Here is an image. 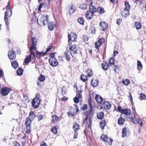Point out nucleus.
<instances>
[{"instance_id":"f3484780","label":"nucleus","mask_w":146,"mask_h":146,"mask_svg":"<svg viewBox=\"0 0 146 146\" xmlns=\"http://www.w3.org/2000/svg\"><path fill=\"white\" fill-rule=\"evenodd\" d=\"M69 7L68 13L70 14L73 13L75 11V7L73 5H71L69 6Z\"/></svg>"},{"instance_id":"20e7f679","label":"nucleus","mask_w":146,"mask_h":146,"mask_svg":"<svg viewBox=\"0 0 146 146\" xmlns=\"http://www.w3.org/2000/svg\"><path fill=\"white\" fill-rule=\"evenodd\" d=\"M6 9H7V10L5 12V16L4 18V21L6 24V27L8 30L9 31V23L7 18V15H7V13H10V16H11L12 14V11L11 10L10 7L9 2L8 3L7 5L6 6Z\"/></svg>"},{"instance_id":"8fccbe9b","label":"nucleus","mask_w":146,"mask_h":146,"mask_svg":"<svg viewBox=\"0 0 146 146\" xmlns=\"http://www.w3.org/2000/svg\"><path fill=\"white\" fill-rule=\"evenodd\" d=\"M45 5L44 3H42L40 4L39 5L38 10L39 11H41V8H42V7H45L44 6H45Z\"/></svg>"},{"instance_id":"79ce46f5","label":"nucleus","mask_w":146,"mask_h":146,"mask_svg":"<svg viewBox=\"0 0 146 146\" xmlns=\"http://www.w3.org/2000/svg\"><path fill=\"white\" fill-rule=\"evenodd\" d=\"M61 92L62 94V95H65L66 92V88L65 86H63L61 88Z\"/></svg>"},{"instance_id":"f704fd0d","label":"nucleus","mask_w":146,"mask_h":146,"mask_svg":"<svg viewBox=\"0 0 146 146\" xmlns=\"http://www.w3.org/2000/svg\"><path fill=\"white\" fill-rule=\"evenodd\" d=\"M135 25L137 29H139L141 28V25L139 22H135Z\"/></svg>"},{"instance_id":"338daca9","label":"nucleus","mask_w":146,"mask_h":146,"mask_svg":"<svg viewBox=\"0 0 146 146\" xmlns=\"http://www.w3.org/2000/svg\"><path fill=\"white\" fill-rule=\"evenodd\" d=\"M140 98H144L146 97V96L143 94L141 93L140 94Z\"/></svg>"},{"instance_id":"13d9d810","label":"nucleus","mask_w":146,"mask_h":146,"mask_svg":"<svg viewBox=\"0 0 146 146\" xmlns=\"http://www.w3.org/2000/svg\"><path fill=\"white\" fill-rule=\"evenodd\" d=\"M54 47L53 46H50L48 47L47 48L46 50V53L47 52L49 51V50H51L52 48L54 49Z\"/></svg>"},{"instance_id":"0e129e2a","label":"nucleus","mask_w":146,"mask_h":146,"mask_svg":"<svg viewBox=\"0 0 146 146\" xmlns=\"http://www.w3.org/2000/svg\"><path fill=\"white\" fill-rule=\"evenodd\" d=\"M137 121V123H138L139 124H140V125L141 126L142 125L143 123L142 122V121L141 120L138 119V121Z\"/></svg>"},{"instance_id":"c03bdc74","label":"nucleus","mask_w":146,"mask_h":146,"mask_svg":"<svg viewBox=\"0 0 146 146\" xmlns=\"http://www.w3.org/2000/svg\"><path fill=\"white\" fill-rule=\"evenodd\" d=\"M29 116L30 118H31L32 119H34L35 117V115L34 113L32 111L30 112Z\"/></svg>"},{"instance_id":"f8f14e48","label":"nucleus","mask_w":146,"mask_h":146,"mask_svg":"<svg viewBox=\"0 0 146 146\" xmlns=\"http://www.w3.org/2000/svg\"><path fill=\"white\" fill-rule=\"evenodd\" d=\"M125 8L124 9V12H126V13L125 14V17H126L127 15H129V10L130 9V6L128 2L125 3Z\"/></svg>"},{"instance_id":"4c0bfd02","label":"nucleus","mask_w":146,"mask_h":146,"mask_svg":"<svg viewBox=\"0 0 146 146\" xmlns=\"http://www.w3.org/2000/svg\"><path fill=\"white\" fill-rule=\"evenodd\" d=\"M31 60V57L30 55L29 56H27L25 59V63L28 64Z\"/></svg>"},{"instance_id":"e2e57ef3","label":"nucleus","mask_w":146,"mask_h":146,"mask_svg":"<svg viewBox=\"0 0 146 146\" xmlns=\"http://www.w3.org/2000/svg\"><path fill=\"white\" fill-rule=\"evenodd\" d=\"M137 65L138 66H140L141 68H142V65L139 61H138L137 62Z\"/></svg>"},{"instance_id":"4468645a","label":"nucleus","mask_w":146,"mask_h":146,"mask_svg":"<svg viewBox=\"0 0 146 146\" xmlns=\"http://www.w3.org/2000/svg\"><path fill=\"white\" fill-rule=\"evenodd\" d=\"M94 13L92 12L89 11H87L85 14L86 17L88 19H91L93 17L94 14Z\"/></svg>"},{"instance_id":"6e6552de","label":"nucleus","mask_w":146,"mask_h":146,"mask_svg":"<svg viewBox=\"0 0 146 146\" xmlns=\"http://www.w3.org/2000/svg\"><path fill=\"white\" fill-rule=\"evenodd\" d=\"M16 53L14 50L11 49L8 52V55L11 60H14L16 58Z\"/></svg>"},{"instance_id":"39448f33","label":"nucleus","mask_w":146,"mask_h":146,"mask_svg":"<svg viewBox=\"0 0 146 146\" xmlns=\"http://www.w3.org/2000/svg\"><path fill=\"white\" fill-rule=\"evenodd\" d=\"M39 97L40 94H37L36 97L32 100V105L35 108H38L40 104L41 100L39 98Z\"/></svg>"},{"instance_id":"680f3d73","label":"nucleus","mask_w":146,"mask_h":146,"mask_svg":"<svg viewBox=\"0 0 146 146\" xmlns=\"http://www.w3.org/2000/svg\"><path fill=\"white\" fill-rule=\"evenodd\" d=\"M37 117L38 118V121H39L41 120L43 118L42 115H38L37 116Z\"/></svg>"},{"instance_id":"c85d7f7f","label":"nucleus","mask_w":146,"mask_h":146,"mask_svg":"<svg viewBox=\"0 0 146 146\" xmlns=\"http://www.w3.org/2000/svg\"><path fill=\"white\" fill-rule=\"evenodd\" d=\"M96 11L99 14H102L104 12V10L103 8L99 7L97 8V9H96Z\"/></svg>"},{"instance_id":"c756f323","label":"nucleus","mask_w":146,"mask_h":146,"mask_svg":"<svg viewBox=\"0 0 146 146\" xmlns=\"http://www.w3.org/2000/svg\"><path fill=\"white\" fill-rule=\"evenodd\" d=\"M89 11L95 13L96 11V8L94 5H91L90 6Z\"/></svg>"},{"instance_id":"69168bd1","label":"nucleus","mask_w":146,"mask_h":146,"mask_svg":"<svg viewBox=\"0 0 146 146\" xmlns=\"http://www.w3.org/2000/svg\"><path fill=\"white\" fill-rule=\"evenodd\" d=\"M77 132V131H75V133L73 137L74 139H76L77 138V136L78 135V132Z\"/></svg>"},{"instance_id":"37998d69","label":"nucleus","mask_w":146,"mask_h":146,"mask_svg":"<svg viewBox=\"0 0 146 146\" xmlns=\"http://www.w3.org/2000/svg\"><path fill=\"white\" fill-rule=\"evenodd\" d=\"M45 77L44 76L40 74L39 77V80L41 82H43L45 80Z\"/></svg>"},{"instance_id":"a211bd4d","label":"nucleus","mask_w":146,"mask_h":146,"mask_svg":"<svg viewBox=\"0 0 146 146\" xmlns=\"http://www.w3.org/2000/svg\"><path fill=\"white\" fill-rule=\"evenodd\" d=\"M84 123H87L88 124V127H90L91 125V123L90 118H88V116H86V118L83 121Z\"/></svg>"},{"instance_id":"4d7b16f0","label":"nucleus","mask_w":146,"mask_h":146,"mask_svg":"<svg viewBox=\"0 0 146 146\" xmlns=\"http://www.w3.org/2000/svg\"><path fill=\"white\" fill-rule=\"evenodd\" d=\"M77 93L76 95V97H77V98H78L79 99L82 98V95H81V93H79L78 92H76Z\"/></svg>"},{"instance_id":"6e6d98bb","label":"nucleus","mask_w":146,"mask_h":146,"mask_svg":"<svg viewBox=\"0 0 146 146\" xmlns=\"http://www.w3.org/2000/svg\"><path fill=\"white\" fill-rule=\"evenodd\" d=\"M124 109H123L121 108L120 106H118L117 107V110L119 112L122 113L123 110Z\"/></svg>"},{"instance_id":"393cba45","label":"nucleus","mask_w":146,"mask_h":146,"mask_svg":"<svg viewBox=\"0 0 146 146\" xmlns=\"http://www.w3.org/2000/svg\"><path fill=\"white\" fill-rule=\"evenodd\" d=\"M86 74L88 77H90L93 75V72L89 68L87 69L86 71Z\"/></svg>"},{"instance_id":"bf43d9fd","label":"nucleus","mask_w":146,"mask_h":146,"mask_svg":"<svg viewBox=\"0 0 146 146\" xmlns=\"http://www.w3.org/2000/svg\"><path fill=\"white\" fill-rule=\"evenodd\" d=\"M81 109L83 110H85L87 109V106L86 104L84 105V106L82 107Z\"/></svg>"},{"instance_id":"a19ab883","label":"nucleus","mask_w":146,"mask_h":146,"mask_svg":"<svg viewBox=\"0 0 146 146\" xmlns=\"http://www.w3.org/2000/svg\"><path fill=\"white\" fill-rule=\"evenodd\" d=\"M23 70L21 68H19L17 70V75H21L23 74Z\"/></svg>"},{"instance_id":"603ef678","label":"nucleus","mask_w":146,"mask_h":146,"mask_svg":"<svg viewBox=\"0 0 146 146\" xmlns=\"http://www.w3.org/2000/svg\"><path fill=\"white\" fill-rule=\"evenodd\" d=\"M26 132L28 133H29L31 132V127H26Z\"/></svg>"},{"instance_id":"f257e3e1","label":"nucleus","mask_w":146,"mask_h":146,"mask_svg":"<svg viewBox=\"0 0 146 146\" xmlns=\"http://www.w3.org/2000/svg\"><path fill=\"white\" fill-rule=\"evenodd\" d=\"M131 110L129 108L124 109L122 113V114H124L127 116V118L134 123L135 124L137 123V119L135 115L131 114Z\"/></svg>"},{"instance_id":"ddd939ff","label":"nucleus","mask_w":146,"mask_h":146,"mask_svg":"<svg viewBox=\"0 0 146 146\" xmlns=\"http://www.w3.org/2000/svg\"><path fill=\"white\" fill-rule=\"evenodd\" d=\"M101 29L103 31H105L108 29V25L105 22H101L100 23Z\"/></svg>"},{"instance_id":"473e14b6","label":"nucleus","mask_w":146,"mask_h":146,"mask_svg":"<svg viewBox=\"0 0 146 146\" xmlns=\"http://www.w3.org/2000/svg\"><path fill=\"white\" fill-rule=\"evenodd\" d=\"M126 131L127 129L123 127L122 129V137H125L126 135L127 134L126 133Z\"/></svg>"},{"instance_id":"72a5a7b5","label":"nucleus","mask_w":146,"mask_h":146,"mask_svg":"<svg viewBox=\"0 0 146 146\" xmlns=\"http://www.w3.org/2000/svg\"><path fill=\"white\" fill-rule=\"evenodd\" d=\"M80 79L85 82L87 80V76L84 74L81 75L80 77Z\"/></svg>"},{"instance_id":"7c9ffc66","label":"nucleus","mask_w":146,"mask_h":146,"mask_svg":"<svg viewBox=\"0 0 146 146\" xmlns=\"http://www.w3.org/2000/svg\"><path fill=\"white\" fill-rule=\"evenodd\" d=\"M100 127L101 129L103 130L104 129V127L106 125V122L105 120H102L100 122Z\"/></svg>"},{"instance_id":"4be33fe9","label":"nucleus","mask_w":146,"mask_h":146,"mask_svg":"<svg viewBox=\"0 0 146 146\" xmlns=\"http://www.w3.org/2000/svg\"><path fill=\"white\" fill-rule=\"evenodd\" d=\"M73 128L74 131H77L80 129V126L78 123H75L74 124Z\"/></svg>"},{"instance_id":"9d476101","label":"nucleus","mask_w":146,"mask_h":146,"mask_svg":"<svg viewBox=\"0 0 146 146\" xmlns=\"http://www.w3.org/2000/svg\"><path fill=\"white\" fill-rule=\"evenodd\" d=\"M101 138L104 141L107 142L109 145L111 144L113 140L109 138H108L106 135L104 134L102 135L101 136Z\"/></svg>"},{"instance_id":"7ed1b4c3","label":"nucleus","mask_w":146,"mask_h":146,"mask_svg":"<svg viewBox=\"0 0 146 146\" xmlns=\"http://www.w3.org/2000/svg\"><path fill=\"white\" fill-rule=\"evenodd\" d=\"M48 15H42L39 17L37 19V22L40 26H44L47 25L48 21Z\"/></svg>"},{"instance_id":"cd10ccee","label":"nucleus","mask_w":146,"mask_h":146,"mask_svg":"<svg viewBox=\"0 0 146 146\" xmlns=\"http://www.w3.org/2000/svg\"><path fill=\"white\" fill-rule=\"evenodd\" d=\"M12 67L14 68H16L18 66V64L15 60L11 62Z\"/></svg>"},{"instance_id":"c9c22d12","label":"nucleus","mask_w":146,"mask_h":146,"mask_svg":"<svg viewBox=\"0 0 146 146\" xmlns=\"http://www.w3.org/2000/svg\"><path fill=\"white\" fill-rule=\"evenodd\" d=\"M51 131L54 134H57V128L55 126L52 127Z\"/></svg>"},{"instance_id":"a18cd8bd","label":"nucleus","mask_w":146,"mask_h":146,"mask_svg":"<svg viewBox=\"0 0 146 146\" xmlns=\"http://www.w3.org/2000/svg\"><path fill=\"white\" fill-rule=\"evenodd\" d=\"M109 64L110 66L113 65L114 64V60L113 58H111L109 61Z\"/></svg>"},{"instance_id":"864d4df0","label":"nucleus","mask_w":146,"mask_h":146,"mask_svg":"<svg viewBox=\"0 0 146 146\" xmlns=\"http://www.w3.org/2000/svg\"><path fill=\"white\" fill-rule=\"evenodd\" d=\"M74 101L76 103H77L79 102V99L75 97L73 98Z\"/></svg>"},{"instance_id":"052dcab7","label":"nucleus","mask_w":146,"mask_h":146,"mask_svg":"<svg viewBox=\"0 0 146 146\" xmlns=\"http://www.w3.org/2000/svg\"><path fill=\"white\" fill-rule=\"evenodd\" d=\"M98 42L101 43V44H102L104 41V39L103 38H101L99 39L98 41Z\"/></svg>"},{"instance_id":"ea45409f","label":"nucleus","mask_w":146,"mask_h":146,"mask_svg":"<svg viewBox=\"0 0 146 146\" xmlns=\"http://www.w3.org/2000/svg\"><path fill=\"white\" fill-rule=\"evenodd\" d=\"M89 31L92 34H94L95 32V28L93 26H91Z\"/></svg>"},{"instance_id":"6ab92c4d","label":"nucleus","mask_w":146,"mask_h":146,"mask_svg":"<svg viewBox=\"0 0 146 146\" xmlns=\"http://www.w3.org/2000/svg\"><path fill=\"white\" fill-rule=\"evenodd\" d=\"M96 101L98 103H101L103 100V98L99 95H97L95 98Z\"/></svg>"},{"instance_id":"e433bc0d","label":"nucleus","mask_w":146,"mask_h":146,"mask_svg":"<svg viewBox=\"0 0 146 146\" xmlns=\"http://www.w3.org/2000/svg\"><path fill=\"white\" fill-rule=\"evenodd\" d=\"M122 83L125 85H128L130 83L129 80L128 79L123 80Z\"/></svg>"},{"instance_id":"9b49d317","label":"nucleus","mask_w":146,"mask_h":146,"mask_svg":"<svg viewBox=\"0 0 146 146\" xmlns=\"http://www.w3.org/2000/svg\"><path fill=\"white\" fill-rule=\"evenodd\" d=\"M68 42L70 43V41L71 40L73 41H75L76 39V35L73 33L70 34L68 35Z\"/></svg>"},{"instance_id":"1a4fd4ad","label":"nucleus","mask_w":146,"mask_h":146,"mask_svg":"<svg viewBox=\"0 0 146 146\" xmlns=\"http://www.w3.org/2000/svg\"><path fill=\"white\" fill-rule=\"evenodd\" d=\"M49 62L50 64L53 66H56L58 64L57 60L55 58H50L49 59Z\"/></svg>"},{"instance_id":"2f4dec72","label":"nucleus","mask_w":146,"mask_h":146,"mask_svg":"<svg viewBox=\"0 0 146 146\" xmlns=\"http://www.w3.org/2000/svg\"><path fill=\"white\" fill-rule=\"evenodd\" d=\"M78 22L80 24L83 25L84 24V20L82 17H80L78 19Z\"/></svg>"},{"instance_id":"58836bf2","label":"nucleus","mask_w":146,"mask_h":146,"mask_svg":"<svg viewBox=\"0 0 146 146\" xmlns=\"http://www.w3.org/2000/svg\"><path fill=\"white\" fill-rule=\"evenodd\" d=\"M102 68L105 70H107L108 67V64L107 63H103L102 64Z\"/></svg>"},{"instance_id":"dca6fc26","label":"nucleus","mask_w":146,"mask_h":146,"mask_svg":"<svg viewBox=\"0 0 146 146\" xmlns=\"http://www.w3.org/2000/svg\"><path fill=\"white\" fill-rule=\"evenodd\" d=\"M48 26L49 29L50 30L52 31L56 26V24L54 22H52L50 23H48Z\"/></svg>"},{"instance_id":"09e8293b","label":"nucleus","mask_w":146,"mask_h":146,"mask_svg":"<svg viewBox=\"0 0 146 146\" xmlns=\"http://www.w3.org/2000/svg\"><path fill=\"white\" fill-rule=\"evenodd\" d=\"M95 47L97 49H98L101 45V43L98 41L96 42L95 44Z\"/></svg>"},{"instance_id":"b1692460","label":"nucleus","mask_w":146,"mask_h":146,"mask_svg":"<svg viewBox=\"0 0 146 146\" xmlns=\"http://www.w3.org/2000/svg\"><path fill=\"white\" fill-rule=\"evenodd\" d=\"M58 119V117L56 115H53L52 117V122L54 123H55L56 122H57Z\"/></svg>"},{"instance_id":"412c9836","label":"nucleus","mask_w":146,"mask_h":146,"mask_svg":"<svg viewBox=\"0 0 146 146\" xmlns=\"http://www.w3.org/2000/svg\"><path fill=\"white\" fill-rule=\"evenodd\" d=\"M91 84L94 87H96L98 85V81L97 79L91 80Z\"/></svg>"},{"instance_id":"aec40b11","label":"nucleus","mask_w":146,"mask_h":146,"mask_svg":"<svg viewBox=\"0 0 146 146\" xmlns=\"http://www.w3.org/2000/svg\"><path fill=\"white\" fill-rule=\"evenodd\" d=\"M65 55L66 56V59L67 60H70V54L71 55V53L70 51H69L67 50L64 53Z\"/></svg>"},{"instance_id":"5fc2aeb1","label":"nucleus","mask_w":146,"mask_h":146,"mask_svg":"<svg viewBox=\"0 0 146 146\" xmlns=\"http://www.w3.org/2000/svg\"><path fill=\"white\" fill-rule=\"evenodd\" d=\"M135 3L136 4L140 5L141 4V0H135Z\"/></svg>"},{"instance_id":"3c124183","label":"nucleus","mask_w":146,"mask_h":146,"mask_svg":"<svg viewBox=\"0 0 146 146\" xmlns=\"http://www.w3.org/2000/svg\"><path fill=\"white\" fill-rule=\"evenodd\" d=\"M114 71L115 72L118 73L119 71V68L117 66H114Z\"/></svg>"},{"instance_id":"0eeeda50","label":"nucleus","mask_w":146,"mask_h":146,"mask_svg":"<svg viewBox=\"0 0 146 146\" xmlns=\"http://www.w3.org/2000/svg\"><path fill=\"white\" fill-rule=\"evenodd\" d=\"M12 89L7 87H4L2 88L1 90L0 94L3 96H5L7 95Z\"/></svg>"},{"instance_id":"49530a36","label":"nucleus","mask_w":146,"mask_h":146,"mask_svg":"<svg viewBox=\"0 0 146 146\" xmlns=\"http://www.w3.org/2000/svg\"><path fill=\"white\" fill-rule=\"evenodd\" d=\"M46 53V52L43 53V51L40 52H39L38 51H36L37 54L38 55H39L40 56H43L45 55Z\"/></svg>"},{"instance_id":"f03ea898","label":"nucleus","mask_w":146,"mask_h":146,"mask_svg":"<svg viewBox=\"0 0 146 146\" xmlns=\"http://www.w3.org/2000/svg\"><path fill=\"white\" fill-rule=\"evenodd\" d=\"M32 45L30 48V56L31 57V60H33V62H34L36 58L33 52V50H35L36 49V40L35 37L32 38Z\"/></svg>"},{"instance_id":"774afa93","label":"nucleus","mask_w":146,"mask_h":146,"mask_svg":"<svg viewBox=\"0 0 146 146\" xmlns=\"http://www.w3.org/2000/svg\"><path fill=\"white\" fill-rule=\"evenodd\" d=\"M40 146H47V145L45 142H43L40 144Z\"/></svg>"},{"instance_id":"a878e982","label":"nucleus","mask_w":146,"mask_h":146,"mask_svg":"<svg viewBox=\"0 0 146 146\" xmlns=\"http://www.w3.org/2000/svg\"><path fill=\"white\" fill-rule=\"evenodd\" d=\"M31 120L30 118L28 117L27 118L25 122L26 127H31Z\"/></svg>"},{"instance_id":"5701e85b","label":"nucleus","mask_w":146,"mask_h":146,"mask_svg":"<svg viewBox=\"0 0 146 146\" xmlns=\"http://www.w3.org/2000/svg\"><path fill=\"white\" fill-rule=\"evenodd\" d=\"M125 121L124 119L120 117L119 118L118 120V123L120 125H122L124 124Z\"/></svg>"},{"instance_id":"bb28decb","label":"nucleus","mask_w":146,"mask_h":146,"mask_svg":"<svg viewBox=\"0 0 146 146\" xmlns=\"http://www.w3.org/2000/svg\"><path fill=\"white\" fill-rule=\"evenodd\" d=\"M104 115V113L103 112H100V113H97V117L99 119H101L103 118Z\"/></svg>"},{"instance_id":"de8ad7c7","label":"nucleus","mask_w":146,"mask_h":146,"mask_svg":"<svg viewBox=\"0 0 146 146\" xmlns=\"http://www.w3.org/2000/svg\"><path fill=\"white\" fill-rule=\"evenodd\" d=\"M80 7L82 9H86L87 8V6L86 4H82L80 5Z\"/></svg>"},{"instance_id":"2eb2a0df","label":"nucleus","mask_w":146,"mask_h":146,"mask_svg":"<svg viewBox=\"0 0 146 146\" xmlns=\"http://www.w3.org/2000/svg\"><path fill=\"white\" fill-rule=\"evenodd\" d=\"M102 106L104 108L107 110L110 109L111 107V104L107 101L104 102Z\"/></svg>"},{"instance_id":"423d86ee","label":"nucleus","mask_w":146,"mask_h":146,"mask_svg":"<svg viewBox=\"0 0 146 146\" xmlns=\"http://www.w3.org/2000/svg\"><path fill=\"white\" fill-rule=\"evenodd\" d=\"M69 48L72 56H75V54L78 52V46L76 45L70 44Z\"/></svg>"}]
</instances>
